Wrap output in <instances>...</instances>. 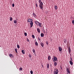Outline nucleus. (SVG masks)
Here are the masks:
<instances>
[{"instance_id":"c85d7f7f","label":"nucleus","mask_w":74,"mask_h":74,"mask_svg":"<svg viewBox=\"0 0 74 74\" xmlns=\"http://www.w3.org/2000/svg\"><path fill=\"white\" fill-rule=\"evenodd\" d=\"M24 35L25 36H27V33H24Z\"/></svg>"},{"instance_id":"4468645a","label":"nucleus","mask_w":74,"mask_h":74,"mask_svg":"<svg viewBox=\"0 0 74 74\" xmlns=\"http://www.w3.org/2000/svg\"><path fill=\"white\" fill-rule=\"evenodd\" d=\"M69 54H70V53H71V49L70 47L69 48Z\"/></svg>"},{"instance_id":"c756f323","label":"nucleus","mask_w":74,"mask_h":74,"mask_svg":"<svg viewBox=\"0 0 74 74\" xmlns=\"http://www.w3.org/2000/svg\"><path fill=\"white\" fill-rule=\"evenodd\" d=\"M19 70H20V71H22V70H23V69H22V68H19Z\"/></svg>"},{"instance_id":"f3484780","label":"nucleus","mask_w":74,"mask_h":74,"mask_svg":"<svg viewBox=\"0 0 74 74\" xmlns=\"http://www.w3.org/2000/svg\"><path fill=\"white\" fill-rule=\"evenodd\" d=\"M54 7H55V10H56L57 9H58V7L57 6L55 5L54 6Z\"/></svg>"},{"instance_id":"6e6552de","label":"nucleus","mask_w":74,"mask_h":74,"mask_svg":"<svg viewBox=\"0 0 74 74\" xmlns=\"http://www.w3.org/2000/svg\"><path fill=\"white\" fill-rule=\"evenodd\" d=\"M46 66L47 69H49V64L48 63H47Z\"/></svg>"},{"instance_id":"f8f14e48","label":"nucleus","mask_w":74,"mask_h":74,"mask_svg":"<svg viewBox=\"0 0 74 74\" xmlns=\"http://www.w3.org/2000/svg\"><path fill=\"white\" fill-rule=\"evenodd\" d=\"M54 66H57V65L58 64V63L56 62H54Z\"/></svg>"},{"instance_id":"39448f33","label":"nucleus","mask_w":74,"mask_h":74,"mask_svg":"<svg viewBox=\"0 0 74 74\" xmlns=\"http://www.w3.org/2000/svg\"><path fill=\"white\" fill-rule=\"evenodd\" d=\"M30 27H33V21H31V22L30 23Z\"/></svg>"},{"instance_id":"b1692460","label":"nucleus","mask_w":74,"mask_h":74,"mask_svg":"<svg viewBox=\"0 0 74 74\" xmlns=\"http://www.w3.org/2000/svg\"><path fill=\"white\" fill-rule=\"evenodd\" d=\"M32 37L33 38H35V36H34V35H32Z\"/></svg>"},{"instance_id":"a878e982","label":"nucleus","mask_w":74,"mask_h":74,"mask_svg":"<svg viewBox=\"0 0 74 74\" xmlns=\"http://www.w3.org/2000/svg\"><path fill=\"white\" fill-rule=\"evenodd\" d=\"M22 52L23 54H25V52H24V50H22Z\"/></svg>"},{"instance_id":"2f4dec72","label":"nucleus","mask_w":74,"mask_h":74,"mask_svg":"<svg viewBox=\"0 0 74 74\" xmlns=\"http://www.w3.org/2000/svg\"><path fill=\"white\" fill-rule=\"evenodd\" d=\"M30 73L31 74H33V71H30Z\"/></svg>"},{"instance_id":"e433bc0d","label":"nucleus","mask_w":74,"mask_h":74,"mask_svg":"<svg viewBox=\"0 0 74 74\" xmlns=\"http://www.w3.org/2000/svg\"><path fill=\"white\" fill-rule=\"evenodd\" d=\"M12 7H14V6H15V5H14V3H13L12 4Z\"/></svg>"},{"instance_id":"4c0bfd02","label":"nucleus","mask_w":74,"mask_h":74,"mask_svg":"<svg viewBox=\"0 0 74 74\" xmlns=\"http://www.w3.org/2000/svg\"><path fill=\"white\" fill-rule=\"evenodd\" d=\"M70 59L71 61H73V59L71 58H70Z\"/></svg>"},{"instance_id":"7ed1b4c3","label":"nucleus","mask_w":74,"mask_h":74,"mask_svg":"<svg viewBox=\"0 0 74 74\" xmlns=\"http://www.w3.org/2000/svg\"><path fill=\"white\" fill-rule=\"evenodd\" d=\"M58 72H59L58 69H55L54 70V71L53 72V74H58Z\"/></svg>"},{"instance_id":"f03ea898","label":"nucleus","mask_w":74,"mask_h":74,"mask_svg":"<svg viewBox=\"0 0 74 74\" xmlns=\"http://www.w3.org/2000/svg\"><path fill=\"white\" fill-rule=\"evenodd\" d=\"M53 58H52V60L53 62H55V61L56 62H57L58 61V58L54 56H53Z\"/></svg>"},{"instance_id":"7c9ffc66","label":"nucleus","mask_w":74,"mask_h":74,"mask_svg":"<svg viewBox=\"0 0 74 74\" xmlns=\"http://www.w3.org/2000/svg\"><path fill=\"white\" fill-rule=\"evenodd\" d=\"M35 5H36V7H37V8L38 7V5H37V3H36L35 4Z\"/></svg>"},{"instance_id":"393cba45","label":"nucleus","mask_w":74,"mask_h":74,"mask_svg":"<svg viewBox=\"0 0 74 74\" xmlns=\"http://www.w3.org/2000/svg\"><path fill=\"white\" fill-rule=\"evenodd\" d=\"M18 50L17 49H15V51L16 52V53H18V51H17Z\"/></svg>"},{"instance_id":"aec40b11","label":"nucleus","mask_w":74,"mask_h":74,"mask_svg":"<svg viewBox=\"0 0 74 74\" xmlns=\"http://www.w3.org/2000/svg\"><path fill=\"white\" fill-rule=\"evenodd\" d=\"M48 60H51V56H48Z\"/></svg>"},{"instance_id":"6ab92c4d","label":"nucleus","mask_w":74,"mask_h":74,"mask_svg":"<svg viewBox=\"0 0 74 74\" xmlns=\"http://www.w3.org/2000/svg\"><path fill=\"white\" fill-rule=\"evenodd\" d=\"M35 44L36 45V46H38V43H37V42H36L35 43Z\"/></svg>"},{"instance_id":"423d86ee","label":"nucleus","mask_w":74,"mask_h":74,"mask_svg":"<svg viewBox=\"0 0 74 74\" xmlns=\"http://www.w3.org/2000/svg\"><path fill=\"white\" fill-rule=\"evenodd\" d=\"M58 49L60 52H61L62 51V48L61 47H59L58 48Z\"/></svg>"},{"instance_id":"f257e3e1","label":"nucleus","mask_w":74,"mask_h":74,"mask_svg":"<svg viewBox=\"0 0 74 74\" xmlns=\"http://www.w3.org/2000/svg\"><path fill=\"white\" fill-rule=\"evenodd\" d=\"M39 3H40L39 5V7L41 9H43L44 5L43 4V3H42V2L41 1V0H39Z\"/></svg>"},{"instance_id":"58836bf2","label":"nucleus","mask_w":74,"mask_h":74,"mask_svg":"<svg viewBox=\"0 0 74 74\" xmlns=\"http://www.w3.org/2000/svg\"><path fill=\"white\" fill-rule=\"evenodd\" d=\"M38 40L39 41H41V40H40V39L39 38V37H38Z\"/></svg>"},{"instance_id":"4be33fe9","label":"nucleus","mask_w":74,"mask_h":74,"mask_svg":"<svg viewBox=\"0 0 74 74\" xmlns=\"http://www.w3.org/2000/svg\"><path fill=\"white\" fill-rule=\"evenodd\" d=\"M10 21H12V17L10 18Z\"/></svg>"},{"instance_id":"dca6fc26","label":"nucleus","mask_w":74,"mask_h":74,"mask_svg":"<svg viewBox=\"0 0 74 74\" xmlns=\"http://www.w3.org/2000/svg\"><path fill=\"white\" fill-rule=\"evenodd\" d=\"M40 36L42 37H44V34L42 33L41 34Z\"/></svg>"},{"instance_id":"20e7f679","label":"nucleus","mask_w":74,"mask_h":74,"mask_svg":"<svg viewBox=\"0 0 74 74\" xmlns=\"http://www.w3.org/2000/svg\"><path fill=\"white\" fill-rule=\"evenodd\" d=\"M32 16L33 17H34V18H36L37 16L36 14L34 12H33V14H32Z\"/></svg>"},{"instance_id":"f704fd0d","label":"nucleus","mask_w":74,"mask_h":74,"mask_svg":"<svg viewBox=\"0 0 74 74\" xmlns=\"http://www.w3.org/2000/svg\"><path fill=\"white\" fill-rule=\"evenodd\" d=\"M29 58H31L32 57V55H31V54H29Z\"/></svg>"},{"instance_id":"a19ab883","label":"nucleus","mask_w":74,"mask_h":74,"mask_svg":"<svg viewBox=\"0 0 74 74\" xmlns=\"http://www.w3.org/2000/svg\"><path fill=\"white\" fill-rule=\"evenodd\" d=\"M44 65H42V68H44Z\"/></svg>"},{"instance_id":"cd10ccee","label":"nucleus","mask_w":74,"mask_h":74,"mask_svg":"<svg viewBox=\"0 0 74 74\" xmlns=\"http://www.w3.org/2000/svg\"><path fill=\"white\" fill-rule=\"evenodd\" d=\"M19 47H19V45H17V48H18V49H19Z\"/></svg>"},{"instance_id":"412c9836","label":"nucleus","mask_w":74,"mask_h":74,"mask_svg":"<svg viewBox=\"0 0 74 74\" xmlns=\"http://www.w3.org/2000/svg\"><path fill=\"white\" fill-rule=\"evenodd\" d=\"M14 23H17V21L16 20H14Z\"/></svg>"},{"instance_id":"37998d69","label":"nucleus","mask_w":74,"mask_h":74,"mask_svg":"<svg viewBox=\"0 0 74 74\" xmlns=\"http://www.w3.org/2000/svg\"><path fill=\"white\" fill-rule=\"evenodd\" d=\"M61 69H62V67L61 66Z\"/></svg>"},{"instance_id":"1a4fd4ad","label":"nucleus","mask_w":74,"mask_h":74,"mask_svg":"<svg viewBox=\"0 0 74 74\" xmlns=\"http://www.w3.org/2000/svg\"><path fill=\"white\" fill-rule=\"evenodd\" d=\"M31 21H33V19H29L28 20V22H31Z\"/></svg>"},{"instance_id":"a211bd4d","label":"nucleus","mask_w":74,"mask_h":74,"mask_svg":"<svg viewBox=\"0 0 74 74\" xmlns=\"http://www.w3.org/2000/svg\"><path fill=\"white\" fill-rule=\"evenodd\" d=\"M37 30L38 33H40V29L39 28H37Z\"/></svg>"},{"instance_id":"bb28decb","label":"nucleus","mask_w":74,"mask_h":74,"mask_svg":"<svg viewBox=\"0 0 74 74\" xmlns=\"http://www.w3.org/2000/svg\"><path fill=\"white\" fill-rule=\"evenodd\" d=\"M64 42L65 43H66V42H67V40H65V39H64Z\"/></svg>"},{"instance_id":"ea45409f","label":"nucleus","mask_w":74,"mask_h":74,"mask_svg":"<svg viewBox=\"0 0 74 74\" xmlns=\"http://www.w3.org/2000/svg\"><path fill=\"white\" fill-rule=\"evenodd\" d=\"M46 44H47V45H48V42H47Z\"/></svg>"},{"instance_id":"72a5a7b5","label":"nucleus","mask_w":74,"mask_h":74,"mask_svg":"<svg viewBox=\"0 0 74 74\" xmlns=\"http://www.w3.org/2000/svg\"><path fill=\"white\" fill-rule=\"evenodd\" d=\"M72 23L74 25V21L73 20V21H72Z\"/></svg>"},{"instance_id":"473e14b6","label":"nucleus","mask_w":74,"mask_h":74,"mask_svg":"<svg viewBox=\"0 0 74 74\" xmlns=\"http://www.w3.org/2000/svg\"><path fill=\"white\" fill-rule=\"evenodd\" d=\"M9 56H10V57H11V56H12V54H9Z\"/></svg>"},{"instance_id":"9b49d317","label":"nucleus","mask_w":74,"mask_h":74,"mask_svg":"<svg viewBox=\"0 0 74 74\" xmlns=\"http://www.w3.org/2000/svg\"><path fill=\"white\" fill-rule=\"evenodd\" d=\"M40 44L41 46L42 47H44V43L42 42H40Z\"/></svg>"},{"instance_id":"79ce46f5","label":"nucleus","mask_w":74,"mask_h":74,"mask_svg":"<svg viewBox=\"0 0 74 74\" xmlns=\"http://www.w3.org/2000/svg\"><path fill=\"white\" fill-rule=\"evenodd\" d=\"M50 66H52V64H50Z\"/></svg>"},{"instance_id":"ddd939ff","label":"nucleus","mask_w":74,"mask_h":74,"mask_svg":"<svg viewBox=\"0 0 74 74\" xmlns=\"http://www.w3.org/2000/svg\"><path fill=\"white\" fill-rule=\"evenodd\" d=\"M69 63L71 64V65H73V62H72V61L70 60L69 61Z\"/></svg>"},{"instance_id":"c9c22d12","label":"nucleus","mask_w":74,"mask_h":74,"mask_svg":"<svg viewBox=\"0 0 74 74\" xmlns=\"http://www.w3.org/2000/svg\"><path fill=\"white\" fill-rule=\"evenodd\" d=\"M27 41H28V42H29V41H30V40H29V39H28V38L27 39Z\"/></svg>"},{"instance_id":"9d476101","label":"nucleus","mask_w":74,"mask_h":74,"mask_svg":"<svg viewBox=\"0 0 74 74\" xmlns=\"http://www.w3.org/2000/svg\"><path fill=\"white\" fill-rule=\"evenodd\" d=\"M35 23L36 25H39V23H39L37 21H35Z\"/></svg>"},{"instance_id":"2eb2a0df","label":"nucleus","mask_w":74,"mask_h":74,"mask_svg":"<svg viewBox=\"0 0 74 74\" xmlns=\"http://www.w3.org/2000/svg\"><path fill=\"white\" fill-rule=\"evenodd\" d=\"M42 25V23H39L38 25L39 26H40V27H42V25Z\"/></svg>"},{"instance_id":"0eeeda50","label":"nucleus","mask_w":74,"mask_h":74,"mask_svg":"<svg viewBox=\"0 0 74 74\" xmlns=\"http://www.w3.org/2000/svg\"><path fill=\"white\" fill-rule=\"evenodd\" d=\"M66 71L67 73H70V71L69 70V68H66Z\"/></svg>"},{"instance_id":"5701e85b","label":"nucleus","mask_w":74,"mask_h":74,"mask_svg":"<svg viewBox=\"0 0 74 74\" xmlns=\"http://www.w3.org/2000/svg\"><path fill=\"white\" fill-rule=\"evenodd\" d=\"M32 51L34 53H35V52H36V51H35V49H33L32 50Z\"/></svg>"}]
</instances>
